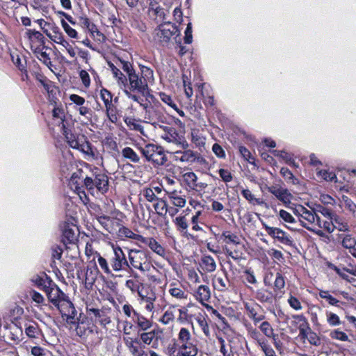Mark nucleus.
<instances>
[{
	"label": "nucleus",
	"instance_id": "obj_1",
	"mask_svg": "<svg viewBox=\"0 0 356 356\" xmlns=\"http://www.w3.org/2000/svg\"><path fill=\"white\" fill-rule=\"evenodd\" d=\"M84 186L88 190L97 188L102 193L108 190V177L97 168H90V175H86Z\"/></svg>",
	"mask_w": 356,
	"mask_h": 356
},
{
	"label": "nucleus",
	"instance_id": "obj_59",
	"mask_svg": "<svg viewBox=\"0 0 356 356\" xmlns=\"http://www.w3.org/2000/svg\"><path fill=\"white\" fill-rule=\"evenodd\" d=\"M279 216L286 222L291 224H295L296 222V219L292 216V215L285 210L281 209L280 211Z\"/></svg>",
	"mask_w": 356,
	"mask_h": 356
},
{
	"label": "nucleus",
	"instance_id": "obj_44",
	"mask_svg": "<svg viewBox=\"0 0 356 356\" xmlns=\"http://www.w3.org/2000/svg\"><path fill=\"white\" fill-rule=\"evenodd\" d=\"M261 331L269 338L276 337L273 333V329L268 321H264L259 326Z\"/></svg>",
	"mask_w": 356,
	"mask_h": 356
},
{
	"label": "nucleus",
	"instance_id": "obj_11",
	"mask_svg": "<svg viewBox=\"0 0 356 356\" xmlns=\"http://www.w3.org/2000/svg\"><path fill=\"white\" fill-rule=\"evenodd\" d=\"M49 300L56 307H58L63 300H65V294L54 282L49 286V288L44 291Z\"/></svg>",
	"mask_w": 356,
	"mask_h": 356
},
{
	"label": "nucleus",
	"instance_id": "obj_6",
	"mask_svg": "<svg viewBox=\"0 0 356 356\" xmlns=\"http://www.w3.org/2000/svg\"><path fill=\"white\" fill-rule=\"evenodd\" d=\"M198 350L193 343L179 344L176 342L168 344L166 353L170 356H195Z\"/></svg>",
	"mask_w": 356,
	"mask_h": 356
},
{
	"label": "nucleus",
	"instance_id": "obj_21",
	"mask_svg": "<svg viewBox=\"0 0 356 356\" xmlns=\"http://www.w3.org/2000/svg\"><path fill=\"white\" fill-rule=\"evenodd\" d=\"M97 219L99 224L109 233H113L115 232V229L113 227V225L115 222L117 223L115 218H111L108 216L102 215L98 216Z\"/></svg>",
	"mask_w": 356,
	"mask_h": 356
},
{
	"label": "nucleus",
	"instance_id": "obj_37",
	"mask_svg": "<svg viewBox=\"0 0 356 356\" xmlns=\"http://www.w3.org/2000/svg\"><path fill=\"white\" fill-rule=\"evenodd\" d=\"M245 308L248 313V316L252 318L255 323L264 319L265 316L264 315H258L256 309L253 307L246 304Z\"/></svg>",
	"mask_w": 356,
	"mask_h": 356
},
{
	"label": "nucleus",
	"instance_id": "obj_52",
	"mask_svg": "<svg viewBox=\"0 0 356 356\" xmlns=\"http://www.w3.org/2000/svg\"><path fill=\"white\" fill-rule=\"evenodd\" d=\"M316 225L319 228H323L327 232L332 233L334 231L332 220L322 222L320 217L317 218Z\"/></svg>",
	"mask_w": 356,
	"mask_h": 356
},
{
	"label": "nucleus",
	"instance_id": "obj_8",
	"mask_svg": "<svg viewBox=\"0 0 356 356\" xmlns=\"http://www.w3.org/2000/svg\"><path fill=\"white\" fill-rule=\"evenodd\" d=\"M112 249L113 255L109 260L112 269L115 272H119L126 268H129V264L122 248L118 245H112Z\"/></svg>",
	"mask_w": 356,
	"mask_h": 356
},
{
	"label": "nucleus",
	"instance_id": "obj_55",
	"mask_svg": "<svg viewBox=\"0 0 356 356\" xmlns=\"http://www.w3.org/2000/svg\"><path fill=\"white\" fill-rule=\"evenodd\" d=\"M179 340L180 341L179 344L183 343H193L190 341V333L186 328H181L179 333Z\"/></svg>",
	"mask_w": 356,
	"mask_h": 356
},
{
	"label": "nucleus",
	"instance_id": "obj_19",
	"mask_svg": "<svg viewBox=\"0 0 356 356\" xmlns=\"http://www.w3.org/2000/svg\"><path fill=\"white\" fill-rule=\"evenodd\" d=\"M132 321L143 331L149 330L152 326V323L149 320L138 312L134 313Z\"/></svg>",
	"mask_w": 356,
	"mask_h": 356
},
{
	"label": "nucleus",
	"instance_id": "obj_48",
	"mask_svg": "<svg viewBox=\"0 0 356 356\" xmlns=\"http://www.w3.org/2000/svg\"><path fill=\"white\" fill-rule=\"evenodd\" d=\"M241 193L243 197L250 202H255L259 205L262 204L264 203V201L262 200L254 197V195L251 193V191L249 189H243Z\"/></svg>",
	"mask_w": 356,
	"mask_h": 356
},
{
	"label": "nucleus",
	"instance_id": "obj_18",
	"mask_svg": "<svg viewBox=\"0 0 356 356\" xmlns=\"http://www.w3.org/2000/svg\"><path fill=\"white\" fill-rule=\"evenodd\" d=\"M255 298L261 303L272 304L274 300V296L272 291L261 288L257 290Z\"/></svg>",
	"mask_w": 356,
	"mask_h": 356
},
{
	"label": "nucleus",
	"instance_id": "obj_38",
	"mask_svg": "<svg viewBox=\"0 0 356 356\" xmlns=\"http://www.w3.org/2000/svg\"><path fill=\"white\" fill-rule=\"evenodd\" d=\"M120 65L119 66L127 73V77L133 74L136 72V70L134 69L133 65L131 63L128 61H125L122 59H118Z\"/></svg>",
	"mask_w": 356,
	"mask_h": 356
},
{
	"label": "nucleus",
	"instance_id": "obj_63",
	"mask_svg": "<svg viewBox=\"0 0 356 356\" xmlns=\"http://www.w3.org/2000/svg\"><path fill=\"white\" fill-rule=\"evenodd\" d=\"M37 58L47 67L52 65L50 57L46 51L40 52L37 55Z\"/></svg>",
	"mask_w": 356,
	"mask_h": 356
},
{
	"label": "nucleus",
	"instance_id": "obj_61",
	"mask_svg": "<svg viewBox=\"0 0 356 356\" xmlns=\"http://www.w3.org/2000/svg\"><path fill=\"white\" fill-rule=\"evenodd\" d=\"M159 96H160L161 99L163 102H165V104H167L168 105H169L174 109L177 110V104L175 103H174L172 97L170 95H168L164 92H161L159 94Z\"/></svg>",
	"mask_w": 356,
	"mask_h": 356
},
{
	"label": "nucleus",
	"instance_id": "obj_22",
	"mask_svg": "<svg viewBox=\"0 0 356 356\" xmlns=\"http://www.w3.org/2000/svg\"><path fill=\"white\" fill-rule=\"evenodd\" d=\"M118 236L120 238H129L140 242L142 236L134 233L130 229L121 226L118 231Z\"/></svg>",
	"mask_w": 356,
	"mask_h": 356
},
{
	"label": "nucleus",
	"instance_id": "obj_32",
	"mask_svg": "<svg viewBox=\"0 0 356 356\" xmlns=\"http://www.w3.org/2000/svg\"><path fill=\"white\" fill-rule=\"evenodd\" d=\"M157 202L154 204V208L156 213L159 216H164L168 211V204L163 199H157Z\"/></svg>",
	"mask_w": 356,
	"mask_h": 356
},
{
	"label": "nucleus",
	"instance_id": "obj_12",
	"mask_svg": "<svg viewBox=\"0 0 356 356\" xmlns=\"http://www.w3.org/2000/svg\"><path fill=\"white\" fill-rule=\"evenodd\" d=\"M62 242L64 245L74 243L77 240V227L72 223L65 222L61 226Z\"/></svg>",
	"mask_w": 356,
	"mask_h": 356
},
{
	"label": "nucleus",
	"instance_id": "obj_60",
	"mask_svg": "<svg viewBox=\"0 0 356 356\" xmlns=\"http://www.w3.org/2000/svg\"><path fill=\"white\" fill-rule=\"evenodd\" d=\"M175 318L173 311L172 309H168L161 318V322L165 325H167L172 322Z\"/></svg>",
	"mask_w": 356,
	"mask_h": 356
},
{
	"label": "nucleus",
	"instance_id": "obj_53",
	"mask_svg": "<svg viewBox=\"0 0 356 356\" xmlns=\"http://www.w3.org/2000/svg\"><path fill=\"white\" fill-rule=\"evenodd\" d=\"M307 339L312 345L318 346L321 345V339L319 337L309 328V334L307 335Z\"/></svg>",
	"mask_w": 356,
	"mask_h": 356
},
{
	"label": "nucleus",
	"instance_id": "obj_49",
	"mask_svg": "<svg viewBox=\"0 0 356 356\" xmlns=\"http://www.w3.org/2000/svg\"><path fill=\"white\" fill-rule=\"evenodd\" d=\"M25 333L29 337L37 338L40 334V331L37 325L33 324L26 327Z\"/></svg>",
	"mask_w": 356,
	"mask_h": 356
},
{
	"label": "nucleus",
	"instance_id": "obj_5",
	"mask_svg": "<svg viewBox=\"0 0 356 356\" xmlns=\"http://www.w3.org/2000/svg\"><path fill=\"white\" fill-rule=\"evenodd\" d=\"M111 309L110 307H102L101 309L90 307L87 306L86 313L90 319L95 323H99L103 327H106L111 322L110 314Z\"/></svg>",
	"mask_w": 356,
	"mask_h": 356
},
{
	"label": "nucleus",
	"instance_id": "obj_36",
	"mask_svg": "<svg viewBox=\"0 0 356 356\" xmlns=\"http://www.w3.org/2000/svg\"><path fill=\"white\" fill-rule=\"evenodd\" d=\"M342 202H343L345 209L351 212L353 216L356 218V204L346 195L342 196Z\"/></svg>",
	"mask_w": 356,
	"mask_h": 356
},
{
	"label": "nucleus",
	"instance_id": "obj_3",
	"mask_svg": "<svg viewBox=\"0 0 356 356\" xmlns=\"http://www.w3.org/2000/svg\"><path fill=\"white\" fill-rule=\"evenodd\" d=\"M141 154L149 162L156 165H162L167 161L166 156L163 148L154 144H147L139 148Z\"/></svg>",
	"mask_w": 356,
	"mask_h": 356
},
{
	"label": "nucleus",
	"instance_id": "obj_47",
	"mask_svg": "<svg viewBox=\"0 0 356 356\" xmlns=\"http://www.w3.org/2000/svg\"><path fill=\"white\" fill-rule=\"evenodd\" d=\"M315 213L318 215V213L322 214L323 216L328 218L330 220L332 217L334 216V214L329 209L323 207L321 205H316L314 209Z\"/></svg>",
	"mask_w": 356,
	"mask_h": 356
},
{
	"label": "nucleus",
	"instance_id": "obj_45",
	"mask_svg": "<svg viewBox=\"0 0 356 356\" xmlns=\"http://www.w3.org/2000/svg\"><path fill=\"white\" fill-rule=\"evenodd\" d=\"M106 110L108 120L112 123H116L118 120V117L116 113V107L113 104H111L106 107Z\"/></svg>",
	"mask_w": 356,
	"mask_h": 356
},
{
	"label": "nucleus",
	"instance_id": "obj_56",
	"mask_svg": "<svg viewBox=\"0 0 356 356\" xmlns=\"http://www.w3.org/2000/svg\"><path fill=\"white\" fill-rule=\"evenodd\" d=\"M356 245V241L350 235H346L342 240V245L347 249L351 250Z\"/></svg>",
	"mask_w": 356,
	"mask_h": 356
},
{
	"label": "nucleus",
	"instance_id": "obj_54",
	"mask_svg": "<svg viewBox=\"0 0 356 356\" xmlns=\"http://www.w3.org/2000/svg\"><path fill=\"white\" fill-rule=\"evenodd\" d=\"M61 25L69 37L77 38L78 34L76 31L72 29L64 19H61Z\"/></svg>",
	"mask_w": 356,
	"mask_h": 356
},
{
	"label": "nucleus",
	"instance_id": "obj_13",
	"mask_svg": "<svg viewBox=\"0 0 356 356\" xmlns=\"http://www.w3.org/2000/svg\"><path fill=\"white\" fill-rule=\"evenodd\" d=\"M266 189L285 205L291 203L293 195L286 188H282L278 185H273L267 186Z\"/></svg>",
	"mask_w": 356,
	"mask_h": 356
},
{
	"label": "nucleus",
	"instance_id": "obj_42",
	"mask_svg": "<svg viewBox=\"0 0 356 356\" xmlns=\"http://www.w3.org/2000/svg\"><path fill=\"white\" fill-rule=\"evenodd\" d=\"M317 218H318V216L315 213V211L312 212L307 209L306 208H305L302 215L301 216V218L308 221L310 223L316 222Z\"/></svg>",
	"mask_w": 356,
	"mask_h": 356
},
{
	"label": "nucleus",
	"instance_id": "obj_20",
	"mask_svg": "<svg viewBox=\"0 0 356 356\" xmlns=\"http://www.w3.org/2000/svg\"><path fill=\"white\" fill-rule=\"evenodd\" d=\"M63 134L65 136V138L69 144V145L72 148L78 147V143L80 141V139L78 136H76L75 134H72L70 130H69L66 126L65 124L63 122Z\"/></svg>",
	"mask_w": 356,
	"mask_h": 356
},
{
	"label": "nucleus",
	"instance_id": "obj_26",
	"mask_svg": "<svg viewBox=\"0 0 356 356\" xmlns=\"http://www.w3.org/2000/svg\"><path fill=\"white\" fill-rule=\"evenodd\" d=\"M125 286L130 289L132 293H138L144 288L143 281H138L136 280H128L126 281Z\"/></svg>",
	"mask_w": 356,
	"mask_h": 356
},
{
	"label": "nucleus",
	"instance_id": "obj_27",
	"mask_svg": "<svg viewBox=\"0 0 356 356\" xmlns=\"http://www.w3.org/2000/svg\"><path fill=\"white\" fill-rule=\"evenodd\" d=\"M123 340L125 346L127 347L132 356L135 353H137V351L140 349V348L137 346V344H139L140 343L138 339L124 337Z\"/></svg>",
	"mask_w": 356,
	"mask_h": 356
},
{
	"label": "nucleus",
	"instance_id": "obj_31",
	"mask_svg": "<svg viewBox=\"0 0 356 356\" xmlns=\"http://www.w3.org/2000/svg\"><path fill=\"white\" fill-rule=\"evenodd\" d=\"M87 175L83 170L78 169L76 172H73L70 177V181L76 185L81 184L82 182L84 183V178Z\"/></svg>",
	"mask_w": 356,
	"mask_h": 356
},
{
	"label": "nucleus",
	"instance_id": "obj_40",
	"mask_svg": "<svg viewBox=\"0 0 356 356\" xmlns=\"http://www.w3.org/2000/svg\"><path fill=\"white\" fill-rule=\"evenodd\" d=\"M326 318L330 326L335 327L341 324L339 317L334 313L326 312Z\"/></svg>",
	"mask_w": 356,
	"mask_h": 356
},
{
	"label": "nucleus",
	"instance_id": "obj_4",
	"mask_svg": "<svg viewBox=\"0 0 356 356\" xmlns=\"http://www.w3.org/2000/svg\"><path fill=\"white\" fill-rule=\"evenodd\" d=\"M128 257L130 265L132 267L143 272L149 270L150 263L146 252L138 250H129Z\"/></svg>",
	"mask_w": 356,
	"mask_h": 356
},
{
	"label": "nucleus",
	"instance_id": "obj_34",
	"mask_svg": "<svg viewBox=\"0 0 356 356\" xmlns=\"http://www.w3.org/2000/svg\"><path fill=\"white\" fill-rule=\"evenodd\" d=\"M139 67L142 79H144L147 83L154 80V72L151 68L143 65H140Z\"/></svg>",
	"mask_w": 356,
	"mask_h": 356
},
{
	"label": "nucleus",
	"instance_id": "obj_23",
	"mask_svg": "<svg viewBox=\"0 0 356 356\" xmlns=\"http://www.w3.org/2000/svg\"><path fill=\"white\" fill-rule=\"evenodd\" d=\"M108 66L114 77L117 79L118 85L125 87L127 82V76L114 64L109 63Z\"/></svg>",
	"mask_w": 356,
	"mask_h": 356
},
{
	"label": "nucleus",
	"instance_id": "obj_35",
	"mask_svg": "<svg viewBox=\"0 0 356 356\" xmlns=\"http://www.w3.org/2000/svg\"><path fill=\"white\" fill-rule=\"evenodd\" d=\"M285 286V279L282 275L281 271H278L275 275V280L274 282V291H281Z\"/></svg>",
	"mask_w": 356,
	"mask_h": 356
},
{
	"label": "nucleus",
	"instance_id": "obj_51",
	"mask_svg": "<svg viewBox=\"0 0 356 356\" xmlns=\"http://www.w3.org/2000/svg\"><path fill=\"white\" fill-rule=\"evenodd\" d=\"M74 149H79L86 154L94 156V153L92 152V147L90 144L87 141H84V143H81V141H79V143H78V147H75Z\"/></svg>",
	"mask_w": 356,
	"mask_h": 356
},
{
	"label": "nucleus",
	"instance_id": "obj_7",
	"mask_svg": "<svg viewBox=\"0 0 356 356\" xmlns=\"http://www.w3.org/2000/svg\"><path fill=\"white\" fill-rule=\"evenodd\" d=\"M127 82L125 88L133 92H137L143 96H148L149 87L148 83L144 79H142L136 72L129 76L127 77Z\"/></svg>",
	"mask_w": 356,
	"mask_h": 356
},
{
	"label": "nucleus",
	"instance_id": "obj_58",
	"mask_svg": "<svg viewBox=\"0 0 356 356\" xmlns=\"http://www.w3.org/2000/svg\"><path fill=\"white\" fill-rule=\"evenodd\" d=\"M97 262L100 268L104 270L105 273L111 274V270L108 266V261L105 258L102 257L100 254H98Z\"/></svg>",
	"mask_w": 356,
	"mask_h": 356
},
{
	"label": "nucleus",
	"instance_id": "obj_62",
	"mask_svg": "<svg viewBox=\"0 0 356 356\" xmlns=\"http://www.w3.org/2000/svg\"><path fill=\"white\" fill-rule=\"evenodd\" d=\"M259 346L266 356H276L274 350L267 343V341L259 343Z\"/></svg>",
	"mask_w": 356,
	"mask_h": 356
},
{
	"label": "nucleus",
	"instance_id": "obj_43",
	"mask_svg": "<svg viewBox=\"0 0 356 356\" xmlns=\"http://www.w3.org/2000/svg\"><path fill=\"white\" fill-rule=\"evenodd\" d=\"M320 298L326 300L330 305L337 306L338 300L332 296L328 291L321 290L318 293Z\"/></svg>",
	"mask_w": 356,
	"mask_h": 356
},
{
	"label": "nucleus",
	"instance_id": "obj_17",
	"mask_svg": "<svg viewBox=\"0 0 356 356\" xmlns=\"http://www.w3.org/2000/svg\"><path fill=\"white\" fill-rule=\"evenodd\" d=\"M166 193L173 205L181 208L185 206L186 201L181 191L172 190L166 191Z\"/></svg>",
	"mask_w": 356,
	"mask_h": 356
},
{
	"label": "nucleus",
	"instance_id": "obj_41",
	"mask_svg": "<svg viewBox=\"0 0 356 356\" xmlns=\"http://www.w3.org/2000/svg\"><path fill=\"white\" fill-rule=\"evenodd\" d=\"M222 237L224 238V241L229 244L232 243L234 245L239 244L238 237L234 234L231 233L230 232L226 231L224 232L222 234Z\"/></svg>",
	"mask_w": 356,
	"mask_h": 356
},
{
	"label": "nucleus",
	"instance_id": "obj_25",
	"mask_svg": "<svg viewBox=\"0 0 356 356\" xmlns=\"http://www.w3.org/2000/svg\"><path fill=\"white\" fill-rule=\"evenodd\" d=\"M184 179L189 188H191L193 190L197 191V189L196 188L198 186V184L197 182V177L194 172H186L184 175Z\"/></svg>",
	"mask_w": 356,
	"mask_h": 356
},
{
	"label": "nucleus",
	"instance_id": "obj_24",
	"mask_svg": "<svg viewBox=\"0 0 356 356\" xmlns=\"http://www.w3.org/2000/svg\"><path fill=\"white\" fill-rule=\"evenodd\" d=\"M175 158L182 162H193L196 159L193 152L187 150L184 152L177 151L175 152Z\"/></svg>",
	"mask_w": 356,
	"mask_h": 356
},
{
	"label": "nucleus",
	"instance_id": "obj_46",
	"mask_svg": "<svg viewBox=\"0 0 356 356\" xmlns=\"http://www.w3.org/2000/svg\"><path fill=\"white\" fill-rule=\"evenodd\" d=\"M100 97L103 100L105 107H108V106L113 104H112V94L110 91L105 88H102L100 90Z\"/></svg>",
	"mask_w": 356,
	"mask_h": 356
},
{
	"label": "nucleus",
	"instance_id": "obj_15",
	"mask_svg": "<svg viewBox=\"0 0 356 356\" xmlns=\"http://www.w3.org/2000/svg\"><path fill=\"white\" fill-rule=\"evenodd\" d=\"M31 282L40 289L44 291L46 289L49 288L53 281L44 273L34 275L31 279Z\"/></svg>",
	"mask_w": 356,
	"mask_h": 356
},
{
	"label": "nucleus",
	"instance_id": "obj_39",
	"mask_svg": "<svg viewBox=\"0 0 356 356\" xmlns=\"http://www.w3.org/2000/svg\"><path fill=\"white\" fill-rule=\"evenodd\" d=\"M156 332L152 330L147 332H143L140 334V340L147 345H150L153 340L156 338Z\"/></svg>",
	"mask_w": 356,
	"mask_h": 356
},
{
	"label": "nucleus",
	"instance_id": "obj_16",
	"mask_svg": "<svg viewBox=\"0 0 356 356\" xmlns=\"http://www.w3.org/2000/svg\"><path fill=\"white\" fill-rule=\"evenodd\" d=\"M140 243L147 245L153 252L160 256L165 254L164 248L153 238H145L142 236Z\"/></svg>",
	"mask_w": 356,
	"mask_h": 356
},
{
	"label": "nucleus",
	"instance_id": "obj_9",
	"mask_svg": "<svg viewBox=\"0 0 356 356\" xmlns=\"http://www.w3.org/2000/svg\"><path fill=\"white\" fill-rule=\"evenodd\" d=\"M62 317L65 318V321L69 325H76L79 322V316H77V311L75 309L73 303L68 300H63L58 307Z\"/></svg>",
	"mask_w": 356,
	"mask_h": 356
},
{
	"label": "nucleus",
	"instance_id": "obj_29",
	"mask_svg": "<svg viewBox=\"0 0 356 356\" xmlns=\"http://www.w3.org/2000/svg\"><path fill=\"white\" fill-rule=\"evenodd\" d=\"M138 295L142 300L146 302H154L156 299L155 293L152 289L148 291V289H145V287L143 288Z\"/></svg>",
	"mask_w": 356,
	"mask_h": 356
},
{
	"label": "nucleus",
	"instance_id": "obj_30",
	"mask_svg": "<svg viewBox=\"0 0 356 356\" xmlns=\"http://www.w3.org/2000/svg\"><path fill=\"white\" fill-rule=\"evenodd\" d=\"M122 154L125 159L130 160L131 162L138 163L140 161L138 155L129 147H124L122 151Z\"/></svg>",
	"mask_w": 356,
	"mask_h": 356
},
{
	"label": "nucleus",
	"instance_id": "obj_50",
	"mask_svg": "<svg viewBox=\"0 0 356 356\" xmlns=\"http://www.w3.org/2000/svg\"><path fill=\"white\" fill-rule=\"evenodd\" d=\"M73 326H75V330L76 332V334L79 337H83L84 335L87 334V332L89 333H92V330H89L85 327L83 325V322L81 321V319L79 318V321L78 323H76V325H72Z\"/></svg>",
	"mask_w": 356,
	"mask_h": 356
},
{
	"label": "nucleus",
	"instance_id": "obj_57",
	"mask_svg": "<svg viewBox=\"0 0 356 356\" xmlns=\"http://www.w3.org/2000/svg\"><path fill=\"white\" fill-rule=\"evenodd\" d=\"M330 336L332 339H338L341 341H346L348 340V336L345 332L338 330L332 331L330 334Z\"/></svg>",
	"mask_w": 356,
	"mask_h": 356
},
{
	"label": "nucleus",
	"instance_id": "obj_64",
	"mask_svg": "<svg viewBox=\"0 0 356 356\" xmlns=\"http://www.w3.org/2000/svg\"><path fill=\"white\" fill-rule=\"evenodd\" d=\"M288 303L296 310H300L302 309V305L299 300L293 296H291L288 299Z\"/></svg>",
	"mask_w": 356,
	"mask_h": 356
},
{
	"label": "nucleus",
	"instance_id": "obj_14",
	"mask_svg": "<svg viewBox=\"0 0 356 356\" xmlns=\"http://www.w3.org/2000/svg\"><path fill=\"white\" fill-rule=\"evenodd\" d=\"M163 129L164 131V134L162 136V138L164 140L175 144L182 143L183 137L178 134L175 127L165 126Z\"/></svg>",
	"mask_w": 356,
	"mask_h": 356
},
{
	"label": "nucleus",
	"instance_id": "obj_10",
	"mask_svg": "<svg viewBox=\"0 0 356 356\" xmlns=\"http://www.w3.org/2000/svg\"><path fill=\"white\" fill-rule=\"evenodd\" d=\"M263 226L267 234L272 238L277 239L279 242L289 246L293 245V240L291 237L278 227H273L263 223Z\"/></svg>",
	"mask_w": 356,
	"mask_h": 356
},
{
	"label": "nucleus",
	"instance_id": "obj_33",
	"mask_svg": "<svg viewBox=\"0 0 356 356\" xmlns=\"http://www.w3.org/2000/svg\"><path fill=\"white\" fill-rule=\"evenodd\" d=\"M216 266V263L212 257L205 256L202 258V268L209 272H212L215 270Z\"/></svg>",
	"mask_w": 356,
	"mask_h": 356
},
{
	"label": "nucleus",
	"instance_id": "obj_28",
	"mask_svg": "<svg viewBox=\"0 0 356 356\" xmlns=\"http://www.w3.org/2000/svg\"><path fill=\"white\" fill-rule=\"evenodd\" d=\"M331 220L333 222V228L338 229L340 232H348L350 230V227L348 225L343 222L337 215L334 214L333 217H332Z\"/></svg>",
	"mask_w": 356,
	"mask_h": 356
},
{
	"label": "nucleus",
	"instance_id": "obj_2",
	"mask_svg": "<svg viewBox=\"0 0 356 356\" xmlns=\"http://www.w3.org/2000/svg\"><path fill=\"white\" fill-rule=\"evenodd\" d=\"M180 33L177 27L170 22H164L158 26L154 30V38L155 41L162 47H167L169 44L171 38Z\"/></svg>",
	"mask_w": 356,
	"mask_h": 356
}]
</instances>
